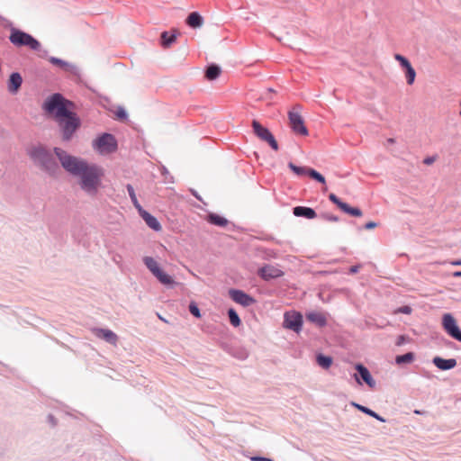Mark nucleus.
<instances>
[{"label": "nucleus", "mask_w": 461, "mask_h": 461, "mask_svg": "<svg viewBox=\"0 0 461 461\" xmlns=\"http://www.w3.org/2000/svg\"><path fill=\"white\" fill-rule=\"evenodd\" d=\"M54 153L62 167L72 176L79 177L80 188L90 196H95L101 185L103 171L95 164L72 156L60 148H54Z\"/></svg>", "instance_id": "nucleus-1"}, {"label": "nucleus", "mask_w": 461, "mask_h": 461, "mask_svg": "<svg viewBox=\"0 0 461 461\" xmlns=\"http://www.w3.org/2000/svg\"><path fill=\"white\" fill-rule=\"evenodd\" d=\"M73 108L74 103L66 99L59 93L49 96L42 104V109L54 116L61 139L65 142L73 139L81 125L80 118L72 111Z\"/></svg>", "instance_id": "nucleus-2"}, {"label": "nucleus", "mask_w": 461, "mask_h": 461, "mask_svg": "<svg viewBox=\"0 0 461 461\" xmlns=\"http://www.w3.org/2000/svg\"><path fill=\"white\" fill-rule=\"evenodd\" d=\"M27 154L33 163L41 169L53 175L59 169V165L50 151L43 145H34L27 149Z\"/></svg>", "instance_id": "nucleus-3"}, {"label": "nucleus", "mask_w": 461, "mask_h": 461, "mask_svg": "<svg viewBox=\"0 0 461 461\" xmlns=\"http://www.w3.org/2000/svg\"><path fill=\"white\" fill-rule=\"evenodd\" d=\"M9 41L15 46H27L32 50H39L41 43L31 34L18 29H12Z\"/></svg>", "instance_id": "nucleus-4"}, {"label": "nucleus", "mask_w": 461, "mask_h": 461, "mask_svg": "<svg viewBox=\"0 0 461 461\" xmlns=\"http://www.w3.org/2000/svg\"><path fill=\"white\" fill-rule=\"evenodd\" d=\"M143 262L147 268L151 272V274L164 285L168 287H173L176 283L175 280L165 273L160 267L157 260H155L152 257H144Z\"/></svg>", "instance_id": "nucleus-5"}, {"label": "nucleus", "mask_w": 461, "mask_h": 461, "mask_svg": "<svg viewBox=\"0 0 461 461\" xmlns=\"http://www.w3.org/2000/svg\"><path fill=\"white\" fill-rule=\"evenodd\" d=\"M93 148L101 154H110L117 149V141L113 134L103 133L94 140Z\"/></svg>", "instance_id": "nucleus-6"}, {"label": "nucleus", "mask_w": 461, "mask_h": 461, "mask_svg": "<svg viewBox=\"0 0 461 461\" xmlns=\"http://www.w3.org/2000/svg\"><path fill=\"white\" fill-rule=\"evenodd\" d=\"M252 128L257 137H258L261 140L267 142L274 150L278 149V143L267 128L261 125L257 120L252 121Z\"/></svg>", "instance_id": "nucleus-7"}, {"label": "nucleus", "mask_w": 461, "mask_h": 461, "mask_svg": "<svg viewBox=\"0 0 461 461\" xmlns=\"http://www.w3.org/2000/svg\"><path fill=\"white\" fill-rule=\"evenodd\" d=\"M303 315L300 312L292 311L284 314L283 327L299 333L303 328Z\"/></svg>", "instance_id": "nucleus-8"}, {"label": "nucleus", "mask_w": 461, "mask_h": 461, "mask_svg": "<svg viewBox=\"0 0 461 461\" xmlns=\"http://www.w3.org/2000/svg\"><path fill=\"white\" fill-rule=\"evenodd\" d=\"M442 325L446 332L453 339L461 342V330L450 313H445L442 317Z\"/></svg>", "instance_id": "nucleus-9"}, {"label": "nucleus", "mask_w": 461, "mask_h": 461, "mask_svg": "<svg viewBox=\"0 0 461 461\" xmlns=\"http://www.w3.org/2000/svg\"><path fill=\"white\" fill-rule=\"evenodd\" d=\"M289 122L292 131L300 135H308V130L304 125V122L301 114L297 112L290 111L288 113Z\"/></svg>", "instance_id": "nucleus-10"}, {"label": "nucleus", "mask_w": 461, "mask_h": 461, "mask_svg": "<svg viewBox=\"0 0 461 461\" xmlns=\"http://www.w3.org/2000/svg\"><path fill=\"white\" fill-rule=\"evenodd\" d=\"M355 368L358 373L354 375V378L357 381V383L361 384L362 383L360 379H362L363 382H365L370 388L375 387L376 383L373 376L371 375L369 370L365 366H363L362 364H357Z\"/></svg>", "instance_id": "nucleus-11"}, {"label": "nucleus", "mask_w": 461, "mask_h": 461, "mask_svg": "<svg viewBox=\"0 0 461 461\" xmlns=\"http://www.w3.org/2000/svg\"><path fill=\"white\" fill-rule=\"evenodd\" d=\"M329 199L335 203L342 212L355 217H361L362 211L357 207H351L347 203L342 202L336 194H330Z\"/></svg>", "instance_id": "nucleus-12"}, {"label": "nucleus", "mask_w": 461, "mask_h": 461, "mask_svg": "<svg viewBox=\"0 0 461 461\" xmlns=\"http://www.w3.org/2000/svg\"><path fill=\"white\" fill-rule=\"evenodd\" d=\"M230 297L236 303L244 307L250 306L255 303V300L248 294L241 290L230 289L229 291Z\"/></svg>", "instance_id": "nucleus-13"}, {"label": "nucleus", "mask_w": 461, "mask_h": 461, "mask_svg": "<svg viewBox=\"0 0 461 461\" xmlns=\"http://www.w3.org/2000/svg\"><path fill=\"white\" fill-rule=\"evenodd\" d=\"M394 59L400 63L401 67L405 69L408 85H412L416 77V71L411 62L401 54H395Z\"/></svg>", "instance_id": "nucleus-14"}, {"label": "nucleus", "mask_w": 461, "mask_h": 461, "mask_svg": "<svg viewBox=\"0 0 461 461\" xmlns=\"http://www.w3.org/2000/svg\"><path fill=\"white\" fill-rule=\"evenodd\" d=\"M49 60L52 65L59 67L64 71L68 72L73 76L78 77L80 75V70L75 64L69 63L56 57H50Z\"/></svg>", "instance_id": "nucleus-15"}, {"label": "nucleus", "mask_w": 461, "mask_h": 461, "mask_svg": "<svg viewBox=\"0 0 461 461\" xmlns=\"http://www.w3.org/2000/svg\"><path fill=\"white\" fill-rule=\"evenodd\" d=\"M94 334L100 339L105 342L116 346L118 341V336L111 330L95 328L93 330Z\"/></svg>", "instance_id": "nucleus-16"}, {"label": "nucleus", "mask_w": 461, "mask_h": 461, "mask_svg": "<svg viewBox=\"0 0 461 461\" xmlns=\"http://www.w3.org/2000/svg\"><path fill=\"white\" fill-rule=\"evenodd\" d=\"M258 275L261 278L267 281L282 276L283 271L274 266L266 265L259 268Z\"/></svg>", "instance_id": "nucleus-17"}, {"label": "nucleus", "mask_w": 461, "mask_h": 461, "mask_svg": "<svg viewBox=\"0 0 461 461\" xmlns=\"http://www.w3.org/2000/svg\"><path fill=\"white\" fill-rule=\"evenodd\" d=\"M306 319L316 326L321 328L327 325V317L323 312L312 311L306 313Z\"/></svg>", "instance_id": "nucleus-18"}, {"label": "nucleus", "mask_w": 461, "mask_h": 461, "mask_svg": "<svg viewBox=\"0 0 461 461\" xmlns=\"http://www.w3.org/2000/svg\"><path fill=\"white\" fill-rule=\"evenodd\" d=\"M23 84V77L20 73L13 72L8 79L7 88L11 94H16Z\"/></svg>", "instance_id": "nucleus-19"}, {"label": "nucleus", "mask_w": 461, "mask_h": 461, "mask_svg": "<svg viewBox=\"0 0 461 461\" xmlns=\"http://www.w3.org/2000/svg\"><path fill=\"white\" fill-rule=\"evenodd\" d=\"M139 213L141 216V218L145 221L146 224L153 230L159 231L162 229L161 224L157 220V218L151 215L146 210L143 209Z\"/></svg>", "instance_id": "nucleus-20"}, {"label": "nucleus", "mask_w": 461, "mask_h": 461, "mask_svg": "<svg viewBox=\"0 0 461 461\" xmlns=\"http://www.w3.org/2000/svg\"><path fill=\"white\" fill-rule=\"evenodd\" d=\"M432 363L440 370H450L456 366V360L455 358L445 359L440 357H435L432 359Z\"/></svg>", "instance_id": "nucleus-21"}, {"label": "nucleus", "mask_w": 461, "mask_h": 461, "mask_svg": "<svg viewBox=\"0 0 461 461\" xmlns=\"http://www.w3.org/2000/svg\"><path fill=\"white\" fill-rule=\"evenodd\" d=\"M293 213L296 217H304L306 219H313L316 217L315 211L311 207L296 206L293 209Z\"/></svg>", "instance_id": "nucleus-22"}, {"label": "nucleus", "mask_w": 461, "mask_h": 461, "mask_svg": "<svg viewBox=\"0 0 461 461\" xmlns=\"http://www.w3.org/2000/svg\"><path fill=\"white\" fill-rule=\"evenodd\" d=\"M186 24L193 28H201L203 24V18L198 12H192L186 18Z\"/></svg>", "instance_id": "nucleus-23"}, {"label": "nucleus", "mask_w": 461, "mask_h": 461, "mask_svg": "<svg viewBox=\"0 0 461 461\" xmlns=\"http://www.w3.org/2000/svg\"><path fill=\"white\" fill-rule=\"evenodd\" d=\"M177 34L176 30H174L173 32H163L160 36L162 47L169 48L176 41Z\"/></svg>", "instance_id": "nucleus-24"}, {"label": "nucleus", "mask_w": 461, "mask_h": 461, "mask_svg": "<svg viewBox=\"0 0 461 461\" xmlns=\"http://www.w3.org/2000/svg\"><path fill=\"white\" fill-rule=\"evenodd\" d=\"M351 405L353 407H355L356 409H357L358 411H362L363 413L369 415L381 422H385V419H384L382 416H380L378 413H376L373 410H371L366 406H363L359 403H357L355 402H352Z\"/></svg>", "instance_id": "nucleus-25"}, {"label": "nucleus", "mask_w": 461, "mask_h": 461, "mask_svg": "<svg viewBox=\"0 0 461 461\" xmlns=\"http://www.w3.org/2000/svg\"><path fill=\"white\" fill-rule=\"evenodd\" d=\"M221 69L216 64H211L205 72V77L208 80H215L221 74Z\"/></svg>", "instance_id": "nucleus-26"}, {"label": "nucleus", "mask_w": 461, "mask_h": 461, "mask_svg": "<svg viewBox=\"0 0 461 461\" xmlns=\"http://www.w3.org/2000/svg\"><path fill=\"white\" fill-rule=\"evenodd\" d=\"M208 221L213 225L220 227H224L228 223V221L225 218L216 213H210L208 215Z\"/></svg>", "instance_id": "nucleus-27"}, {"label": "nucleus", "mask_w": 461, "mask_h": 461, "mask_svg": "<svg viewBox=\"0 0 461 461\" xmlns=\"http://www.w3.org/2000/svg\"><path fill=\"white\" fill-rule=\"evenodd\" d=\"M126 188H127V191H128V194H129L131 203H133L134 207L140 212L141 210H143V208L141 207V205L140 204V203L137 199L133 186L131 185L128 184Z\"/></svg>", "instance_id": "nucleus-28"}, {"label": "nucleus", "mask_w": 461, "mask_h": 461, "mask_svg": "<svg viewBox=\"0 0 461 461\" xmlns=\"http://www.w3.org/2000/svg\"><path fill=\"white\" fill-rule=\"evenodd\" d=\"M231 355L240 360H245L248 358L249 353L244 347H237L232 349Z\"/></svg>", "instance_id": "nucleus-29"}, {"label": "nucleus", "mask_w": 461, "mask_h": 461, "mask_svg": "<svg viewBox=\"0 0 461 461\" xmlns=\"http://www.w3.org/2000/svg\"><path fill=\"white\" fill-rule=\"evenodd\" d=\"M415 358V355L412 352H408L403 355L396 356L395 363L397 365L409 364L411 363Z\"/></svg>", "instance_id": "nucleus-30"}, {"label": "nucleus", "mask_w": 461, "mask_h": 461, "mask_svg": "<svg viewBox=\"0 0 461 461\" xmlns=\"http://www.w3.org/2000/svg\"><path fill=\"white\" fill-rule=\"evenodd\" d=\"M316 361L320 366L324 369H328L332 364V358L329 356L319 354L316 357Z\"/></svg>", "instance_id": "nucleus-31"}, {"label": "nucleus", "mask_w": 461, "mask_h": 461, "mask_svg": "<svg viewBox=\"0 0 461 461\" xmlns=\"http://www.w3.org/2000/svg\"><path fill=\"white\" fill-rule=\"evenodd\" d=\"M288 167L297 176H305L309 174L311 167H298L292 162L288 163Z\"/></svg>", "instance_id": "nucleus-32"}, {"label": "nucleus", "mask_w": 461, "mask_h": 461, "mask_svg": "<svg viewBox=\"0 0 461 461\" xmlns=\"http://www.w3.org/2000/svg\"><path fill=\"white\" fill-rule=\"evenodd\" d=\"M228 315H229V319H230V321L232 326L239 327L240 325L241 321H240L237 312L234 309H232V308L229 309Z\"/></svg>", "instance_id": "nucleus-33"}, {"label": "nucleus", "mask_w": 461, "mask_h": 461, "mask_svg": "<svg viewBox=\"0 0 461 461\" xmlns=\"http://www.w3.org/2000/svg\"><path fill=\"white\" fill-rule=\"evenodd\" d=\"M308 176L321 184H325V177L313 168H311Z\"/></svg>", "instance_id": "nucleus-34"}, {"label": "nucleus", "mask_w": 461, "mask_h": 461, "mask_svg": "<svg viewBox=\"0 0 461 461\" xmlns=\"http://www.w3.org/2000/svg\"><path fill=\"white\" fill-rule=\"evenodd\" d=\"M189 311L194 317H196V318L201 317L200 310L195 303H191L189 304Z\"/></svg>", "instance_id": "nucleus-35"}, {"label": "nucleus", "mask_w": 461, "mask_h": 461, "mask_svg": "<svg viewBox=\"0 0 461 461\" xmlns=\"http://www.w3.org/2000/svg\"><path fill=\"white\" fill-rule=\"evenodd\" d=\"M115 115L118 119H121V120H126L128 117L127 112L125 111V109L123 107H118L115 112Z\"/></svg>", "instance_id": "nucleus-36"}, {"label": "nucleus", "mask_w": 461, "mask_h": 461, "mask_svg": "<svg viewBox=\"0 0 461 461\" xmlns=\"http://www.w3.org/2000/svg\"><path fill=\"white\" fill-rule=\"evenodd\" d=\"M161 173L165 176V182L167 183H174L173 176L169 174L168 170L166 167H161Z\"/></svg>", "instance_id": "nucleus-37"}, {"label": "nucleus", "mask_w": 461, "mask_h": 461, "mask_svg": "<svg viewBox=\"0 0 461 461\" xmlns=\"http://www.w3.org/2000/svg\"><path fill=\"white\" fill-rule=\"evenodd\" d=\"M437 159V156H430L424 158L423 163L425 165H431L433 164Z\"/></svg>", "instance_id": "nucleus-38"}, {"label": "nucleus", "mask_w": 461, "mask_h": 461, "mask_svg": "<svg viewBox=\"0 0 461 461\" xmlns=\"http://www.w3.org/2000/svg\"><path fill=\"white\" fill-rule=\"evenodd\" d=\"M397 312L404 314H410L411 312V308L410 306H402L400 307Z\"/></svg>", "instance_id": "nucleus-39"}, {"label": "nucleus", "mask_w": 461, "mask_h": 461, "mask_svg": "<svg viewBox=\"0 0 461 461\" xmlns=\"http://www.w3.org/2000/svg\"><path fill=\"white\" fill-rule=\"evenodd\" d=\"M251 460L252 461H274L271 458L264 457V456H252Z\"/></svg>", "instance_id": "nucleus-40"}, {"label": "nucleus", "mask_w": 461, "mask_h": 461, "mask_svg": "<svg viewBox=\"0 0 461 461\" xmlns=\"http://www.w3.org/2000/svg\"><path fill=\"white\" fill-rule=\"evenodd\" d=\"M323 217L330 221H338L339 218L332 214H324Z\"/></svg>", "instance_id": "nucleus-41"}, {"label": "nucleus", "mask_w": 461, "mask_h": 461, "mask_svg": "<svg viewBox=\"0 0 461 461\" xmlns=\"http://www.w3.org/2000/svg\"><path fill=\"white\" fill-rule=\"evenodd\" d=\"M377 226V223L375 221H369L366 223L365 229L366 230H372L375 229Z\"/></svg>", "instance_id": "nucleus-42"}, {"label": "nucleus", "mask_w": 461, "mask_h": 461, "mask_svg": "<svg viewBox=\"0 0 461 461\" xmlns=\"http://www.w3.org/2000/svg\"><path fill=\"white\" fill-rule=\"evenodd\" d=\"M360 267L359 266H352L350 268H349V273L350 274H356L358 272Z\"/></svg>", "instance_id": "nucleus-43"}, {"label": "nucleus", "mask_w": 461, "mask_h": 461, "mask_svg": "<svg viewBox=\"0 0 461 461\" xmlns=\"http://www.w3.org/2000/svg\"><path fill=\"white\" fill-rule=\"evenodd\" d=\"M404 342V336H400L397 339L396 345L401 346Z\"/></svg>", "instance_id": "nucleus-44"}, {"label": "nucleus", "mask_w": 461, "mask_h": 461, "mask_svg": "<svg viewBox=\"0 0 461 461\" xmlns=\"http://www.w3.org/2000/svg\"><path fill=\"white\" fill-rule=\"evenodd\" d=\"M451 265H453V266H461V259L452 261Z\"/></svg>", "instance_id": "nucleus-45"}, {"label": "nucleus", "mask_w": 461, "mask_h": 461, "mask_svg": "<svg viewBox=\"0 0 461 461\" xmlns=\"http://www.w3.org/2000/svg\"><path fill=\"white\" fill-rule=\"evenodd\" d=\"M454 277H461V271H456L453 273Z\"/></svg>", "instance_id": "nucleus-46"}, {"label": "nucleus", "mask_w": 461, "mask_h": 461, "mask_svg": "<svg viewBox=\"0 0 461 461\" xmlns=\"http://www.w3.org/2000/svg\"><path fill=\"white\" fill-rule=\"evenodd\" d=\"M394 142H395V140H394V139H393V138H389V139L387 140V143H388V144H393Z\"/></svg>", "instance_id": "nucleus-47"}, {"label": "nucleus", "mask_w": 461, "mask_h": 461, "mask_svg": "<svg viewBox=\"0 0 461 461\" xmlns=\"http://www.w3.org/2000/svg\"><path fill=\"white\" fill-rule=\"evenodd\" d=\"M49 420H50V421L52 424H54V418H53V416H52V415H50V416H49Z\"/></svg>", "instance_id": "nucleus-48"}, {"label": "nucleus", "mask_w": 461, "mask_h": 461, "mask_svg": "<svg viewBox=\"0 0 461 461\" xmlns=\"http://www.w3.org/2000/svg\"><path fill=\"white\" fill-rule=\"evenodd\" d=\"M414 412H415L416 414H421L420 411H418V410L414 411Z\"/></svg>", "instance_id": "nucleus-49"}, {"label": "nucleus", "mask_w": 461, "mask_h": 461, "mask_svg": "<svg viewBox=\"0 0 461 461\" xmlns=\"http://www.w3.org/2000/svg\"><path fill=\"white\" fill-rule=\"evenodd\" d=\"M159 319L162 320L163 321H166V320L164 319V317H161L160 315H158Z\"/></svg>", "instance_id": "nucleus-50"}]
</instances>
